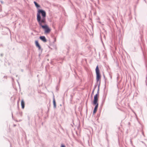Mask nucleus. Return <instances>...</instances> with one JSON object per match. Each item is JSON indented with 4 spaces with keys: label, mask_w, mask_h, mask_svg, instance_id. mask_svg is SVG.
<instances>
[{
    "label": "nucleus",
    "mask_w": 147,
    "mask_h": 147,
    "mask_svg": "<svg viewBox=\"0 0 147 147\" xmlns=\"http://www.w3.org/2000/svg\"><path fill=\"white\" fill-rule=\"evenodd\" d=\"M46 12L43 10L39 9L37 14V20L40 26L45 30L46 33H49L51 29L48 26L45 24L46 22L45 17Z\"/></svg>",
    "instance_id": "nucleus-1"
},
{
    "label": "nucleus",
    "mask_w": 147,
    "mask_h": 147,
    "mask_svg": "<svg viewBox=\"0 0 147 147\" xmlns=\"http://www.w3.org/2000/svg\"><path fill=\"white\" fill-rule=\"evenodd\" d=\"M99 93L98 92L97 94H95L94 97L93 104V105H95V106L93 111L94 114H95L96 113L98 107V101L99 98Z\"/></svg>",
    "instance_id": "nucleus-2"
},
{
    "label": "nucleus",
    "mask_w": 147,
    "mask_h": 147,
    "mask_svg": "<svg viewBox=\"0 0 147 147\" xmlns=\"http://www.w3.org/2000/svg\"><path fill=\"white\" fill-rule=\"evenodd\" d=\"M95 70L96 74V80L97 82H98L100 80L101 78V76L100 74L99 70L98 65L96 66Z\"/></svg>",
    "instance_id": "nucleus-3"
},
{
    "label": "nucleus",
    "mask_w": 147,
    "mask_h": 147,
    "mask_svg": "<svg viewBox=\"0 0 147 147\" xmlns=\"http://www.w3.org/2000/svg\"><path fill=\"white\" fill-rule=\"evenodd\" d=\"M40 38L44 42H46L47 41V39L45 36H40Z\"/></svg>",
    "instance_id": "nucleus-4"
},
{
    "label": "nucleus",
    "mask_w": 147,
    "mask_h": 147,
    "mask_svg": "<svg viewBox=\"0 0 147 147\" xmlns=\"http://www.w3.org/2000/svg\"><path fill=\"white\" fill-rule=\"evenodd\" d=\"M35 42L36 46L40 50L41 49V47L40 45L38 42L37 41H36Z\"/></svg>",
    "instance_id": "nucleus-5"
},
{
    "label": "nucleus",
    "mask_w": 147,
    "mask_h": 147,
    "mask_svg": "<svg viewBox=\"0 0 147 147\" xmlns=\"http://www.w3.org/2000/svg\"><path fill=\"white\" fill-rule=\"evenodd\" d=\"M21 105L23 109H24L25 107V103L23 100H22L21 102Z\"/></svg>",
    "instance_id": "nucleus-6"
},
{
    "label": "nucleus",
    "mask_w": 147,
    "mask_h": 147,
    "mask_svg": "<svg viewBox=\"0 0 147 147\" xmlns=\"http://www.w3.org/2000/svg\"><path fill=\"white\" fill-rule=\"evenodd\" d=\"M34 4H35V6L37 7H40V6L38 4V3L35 1H34Z\"/></svg>",
    "instance_id": "nucleus-7"
},
{
    "label": "nucleus",
    "mask_w": 147,
    "mask_h": 147,
    "mask_svg": "<svg viewBox=\"0 0 147 147\" xmlns=\"http://www.w3.org/2000/svg\"><path fill=\"white\" fill-rule=\"evenodd\" d=\"M53 104L55 106V107H56V102H55V99H54L53 100Z\"/></svg>",
    "instance_id": "nucleus-8"
},
{
    "label": "nucleus",
    "mask_w": 147,
    "mask_h": 147,
    "mask_svg": "<svg viewBox=\"0 0 147 147\" xmlns=\"http://www.w3.org/2000/svg\"><path fill=\"white\" fill-rule=\"evenodd\" d=\"M61 147H65V145L63 144H61Z\"/></svg>",
    "instance_id": "nucleus-9"
}]
</instances>
